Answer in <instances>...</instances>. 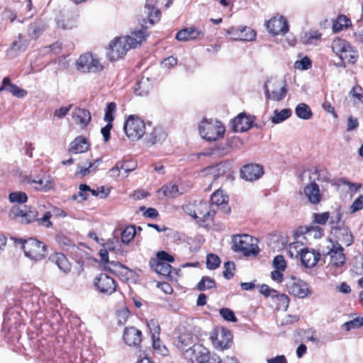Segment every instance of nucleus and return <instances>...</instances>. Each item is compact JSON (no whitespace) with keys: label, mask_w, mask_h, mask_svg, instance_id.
<instances>
[{"label":"nucleus","mask_w":363,"mask_h":363,"mask_svg":"<svg viewBox=\"0 0 363 363\" xmlns=\"http://www.w3.org/2000/svg\"><path fill=\"white\" fill-rule=\"evenodd\" d=\"M333 52L339 56L341 60L354 64L358 58L357 50L347 40L341 38L335 39L331 45Z\"/></svg>","instance_id":"7ed1b4c3"},{"label":"nucleus","mask_w":363,"mask_h":363,"mask_svg":"<svg viewBox=\"0 0 363 363\" xmlns=\"http://www.w3.org/2000/svg\"><path fill=\"white\" fill-rule=\"evenodd\" d=\"M150 265L156 273L163 276H169L172 269L169 263L161 261H150Z\"/></svg>","instance_id":"c756f323"},{"label":"nucleus","mask_w":363,"mask_h":363,"mask_svg":"<svg viewBox=\"0 0 363 363\" xmlns=\"http://www.w3.org/2000/svg\"><path fill=\"white\" fill-rule=\"evenodd\" d=\"M147 326L152 333V338L159 337L160 327L157 320L152 319L147 322Z\"/></svg>","instance_id":"4d7b16f0"},{"label":"nucleus","mask_w":363,"mask_h":363,"mask_svg":"<svg viewBox=\"0 0 363 363\" xmlns=\"http://www.w3.org/2000/svg\"><path fill=\"white\" fill-rule=\"evenodd\" d=\"M25 255L30 259L38 261L46 256V245L35 238H30L23 242Z\"/></svg>","instance_id":"1a4fd4ad"},{"label":"nucleus","mask_w":363,"mask_h":363,"mask_svg":"<svg viewBox=\"0 0 363 363\" xmlns=\"http://www.w3.org/2000/svg\"><path fill=\"white\" fill-rule=\"evenodd\" d=\"M212 203L219 206L228 202V196L224 195L222 191L217 190L211 196Z\"/></svg>","instance_id":"c03bdc74"},{"label":"nucleus","mask_w":363,"mask_h":363,"mask_svg":"<svg viewBox=\"0 0 363 363\" xmlns=\"http://www.w3.org/2000/svg\"><path fill=\"white\" fill-rule=\"evenodd\" d=\"M76 66L79 71L84 73H96L104 69L99 59L89 52L80 55L76 62Z\"/></svg>","instance_id":"6e6552de"},{"label":"nucleus","mask_w":363,"mask_h":363,"mask_svg":"<svg viewBox=\"0 0 363 363\" xmlns=\"http://www.w3.org/2000/svg\"><path fill=\"white\" fill-rule=\"evenodd\" d=\"M350 22V20L347 18L345 16H340L337 18V21L333 24V30L335 32H338L342 30L344 28H347Z\"/></svg>","instance_id":"8fccbe9b"},{"label":"nucleus","mask_w":363,"mask_h":363,"mask_svg":"<svg viewBox=\"0 0 363 363\" xmlns=\"http://www.w3.org/2000/svg\"><path fill=\"white\" fill-rule=\"evenodd\" d=\"M123 129L126 136L132 141L139 140L147 130L144 121L134 116H130L125 121Z\"/></svg>","instance_id":"423d86ee"},{"label":"nucleus","mask_w":363,"mask_h":363,"mask_svg":"<svg viewBox=\"0 0 363 363\" xmlns=\"http://www.w3.org/2000/svg\"><path fill=\"white\" fill-rule=\"evenodd\" d=\"M204 350V347L201 345H194L192 347H189L187 349L182 350L183 351V355L184 358L190 363L199 362V357L201 356V354Z\"/></svg>","instance_id":"393cba45"},{"label":"nucleus","mask_w":363,"mask_h":363,"mask_svg":"<svg viewBox=\"0 0 363 363\" xmlns=\"http://www.w3.org/2000/svg\"><path fill=\"white\" fill-rule=\"evenodd\" d=\"M183 209L191 217L203 220L214 215V212L210 210L208 204L203 201L187 203L183 206Z\"/></svg>","instance_id":"9b49d317"},{"label":"nucleus","mask_w":363,"mask_h":363,"mask_svg":"<svg viewBox=\"0 0 363 363\" xmlns=\"http://www.w3.org/2000/svg\"><path fill=\"white\" fill-rule=\"evenodd\" d=\"M28 40L23 39L21 34L12 43L11 46L6 52V57L9 60L16 57L21 52L26 51L28 46Z\"/></svg>","instance_id":"dca6fc26"},{"label":"nucleus","mask_w":363,"mask_h":363,"mask_svg":"<svg viewBox=\"0 0 363 363\" xmlns=\"http://www.w3.org/2000/svg\"><path fill=\"white\" fill-rule=\"evenodd\" d=\"M222 360L216 354H210L208 350L204 347L201 356L199 357L198 363H221Z\"/></svg>","instance_id":"f704fd0d"},{"label":"nucleus","mask_w":363,"mask_h":363,"mask_svg":"<svg viewBox=\"0 0 363 363\" xmlns=\"http://www.w3.org/2000/svg\"><path fill=\"white\" fill-rule=\"evenodd\" d=\"M50 259L63 272L67 273L70 271L71 264L62 253H55L51 256Z\"/></svg>","instance_id":"c85d7f7f"},{"label":"nucleus","mask_w":363,"mask_h":363,"mask_svg":"<svg viewBox=\"0 0 363 363\" xmlns=\"http://www.w3.org/2000/svg\"><path fill=\"white\" fill-rule=\"evenodd\" d=\"M72 117L82 127H86L89 123L91 118L89 111L80 108H75L72 113Z\"/></svg>","instance_id":"bb28decb"},{"label":"nucleus","mask_w":363,"mask_h":363,"mask_svg":"<svg viewBox=\"0 0 363 363\" xmlns=\"http://www.w3.org/2000/svg\"><path fill=\"white\" fill-rule=\"evenodd\" d=\"M259 291L262 294L265 296H272L274 298L276 295H277V291L273 289H271L268 285L262 284L260 286Z\"/></svg>","instance_id":"69168bd1"},{"label":"nucleus","mask_w":363,"mask_h":363,"mask_svg":"<svg viewBox=\"0 0 363 363\" xmlns=\"http://www.w3.org/2000/svg\"><path fill=\"white\" fill-rule=\"evenodd\" d=\"M240 174L242 178L247 181H254L263 174V169L259 164H249L241 169Z\"/></svg>","instance_id":"a211bd4d"},{"label":"nucleus","mask_w":363,"mask_h":363,"mask_svg":"<svg viewBox=\"0 0 363 363\" xmlns=\"http://www.w3.org/2000/svg\"><path fill=\"white\" fill-rule=\"evenodd\" d=\"M232 334L230 330L220 328L216 329L211 335V340L213 346L219 350L228 349L232 342Z\"/></svg>","instance_id":"f8f14e48"},{"label":"nucleus","mask_w":363,"mask_h":363,"mask_svg":"<svg viewBox=\"0 0 363 363\" xmlns=\"http://www.w3.org/2000/svg\"><path fill=\"white\" fill-rule=\"evenodd\" d=\"M349 95L352 98L354 105H363V89L362 86L359 85L353 86L350 91Z\"/></svg>","instance_id":"c9c22d12"},{"label":"nucleus","mask_w":363,"mask_h":363,"mask_svg":"<svg viewBox=\"0 0 363 363\" xmlns=\"http://www.w3.org/2000/svg\"><path fill=\"white\" fill-rule=\"evenodd\" d=\"M301 261L306 267H313L319 261L320 254L315 250L307 247L301 250Z\"/></svg>","instance_id":"aec40b11"},{"label":"nucleus","mask_w":363,"mask_h":363,"mask_svg":"<svg viewBox=\"0 0 363 363\" xmlns=\"http://www.w3.org/2000/svg\"><path fill=\"white\" fill-rule=\"evenodd\" d=\"M225 167H226L225 163H220L215 166L209 167L208 171H210L211 173L213 174L215 177H219V176L225 174Z\"/></svg>","instance_id":"5fc2aeb1"},{"label":"nucleus","mask_w":363,"mask_h":363,"mask_svg":"<svg viewBox=\"0 0 363 363\" xmlns=\"http://www.w3.org/2000/svg\"><path fill=\"white\" fill-rule=\"evenodd\" d=\"M309 179L311 182L305 186L304 194L311 203L318 204L322 200V195L318 185L315 183V179H312V176H309Z\"/></svg>","instance_id":"f3484780"},{"label":"nucleus","mask_w":363,"mask_h":363,"mask_svg":"<svg viewBox=\"0 0 363 363\" xmlns=\"http://www.w3.org/2000/svg\"><path fill=\"white\" fill-rule=\"evenodd\" d=\"M124 168V163L121 162H118L116 164V165L111 168L109 172V177L112 178H116L120 176L121 169Z\"/></svg>","instance_id":"0e129e2a"},{"label":"nucleus","mask_w":363,"mask_h":363,"mask_svg":"<svg viewBox=\"0 0 363 363\" xmlns=\"http://www.w3.org/2000/svg\"><path fill=\"white\" fill-rule=\"evenodd\" d=\"M174 260V259L171 255L168 254L165 251H160L157 253V259H154L153 261H161L170 263L173 262Z\"/></svg>","instance_id":"e2e57ef3"},{"label":"nucleus","mask_w":363,"mask_h":363,"mask_svg":"<svg viewBox=\"0 0 363 363\" xmlns=\"http://www.w3.org/2000/svg\"><path fill=\"white\" fill-rule=\"evenodd\" d=\"M273 266L277 270L284 271L286 267V261L284 256H276L273 260Z\"/></svg>","instance_id":"13d9d810"},{"label":"nucleus","mask_w":363,"mask_h":363,"mask_svg":"<svg viewBox=\"0 0 363 363\" xmlns=\"http://www.w3.org/2000/svg\"><path fill=\"white\" fill-rule=\"evenodd\" d=\"M252 120L245 113H240L232 120L233 130L235 132H245L252 126Z\"/></svg>","instance_id":"5701e85b"},{"label":"nucleus","mask_w":363,"mask_h":363,"mask_svg":"<svg viewBox=\"0 0 363 363\" xmlns=\"http://www.w3.org/2000/svg\"><path fill=\"white\" fill-rule=\"evenodd\" d=\"M38 212L32 207L24 206L23 208L18 206H13L9 213V217L11 220H15L21 224H28L33 221L38 220L40 225L47 228L51 226L52 223L50 220L52 217L50 212H46L40 218H37Z\"/></svg>","instance_id":"f03ea898"},{"label":"nucleus","mask_w":363,"mask_h":363,"mask_svg":"<svg viewBox=\"0 0 363 363\" xmlns=\"http://www.w3.org/2000/svg\"><path fill=\"white\" fill-rule=\"evenodd\" d=\"M265 25L267 30L274 35H284L289 30L287 22L283 17L272 18L267 21Z\"/></svg>","instance_id":"2eb2a0df"},{"label":"nucleus","mask_w":363,"mask_h":363,"mask_svg":"<svg viewBox=\"0 0 363 363\" xmlns=\"http://www.w3.org/2000/svg\"><path fill=\"white\" fill-rule=\"evenodd\" d=\"M101 261L109 263L110 264L113 265L116 268H120L121 269L127 270V268L123 267V265L119 264L118 263H115L114 262H109L108 261V252L106 249L101 250L99 252Z\"/></svg>","instance_id":"bf43d9fd"},{"label":"nucleus","mask_w":363,"mask_h":363,"mask_svg":"<svg viewBox=\"0 0 363 363\" xmlns=\"http://www.w3.org/2000/svg\"><path fill=\"white\" fill-rule=\"evenodd\" d=\"M136 230L134 226L130 225L126 227L121 233V242L124 244H128L130 241L135 237Z\"/></svg>","instance_id":"58836bf2"},{"label":"nucleus","mask_w":363,"mask_h":363,"mask_svg":"<svg viewBox=\"0 0 363 363\" xmlns=\"http://www.w3.org/2000/svg\"><path fill=\"white\" fill-rule=\"evenodd\" d=\"M274 298H276L279 301L278 304L279 305V308L286 311L289 304V298L288 296L285 294H279L277 293V295H276Z\"/></svg>","instance_id":"680f3d73"},{"label":"nucleus","mask_w":363,"mask_h":363,"mask_svg":"<svg viewBox=\"0 0 363 363\" xmlns=\"http://www.w3.org/2000/svg\"><path fill=\"white\" fill-rule=\"evenodd\" d=\"M144 15L139 19L141 28H134L130 35L116 38L110 42L107 56L111 61L123 57L130 49L140 46L146 40L148 33L145 29L160 20V11L155 7V0H147Z\"/></svg>","instance_id":"f257e3e1"},{"label":"nucleus","mask_w":363,"mask_h":363,"mask_svg":"<svg viewBox=\"0 0 363 363\" xmlns=\"http://www.w3.org/2000/svg\"><path fill=\"white\" fill-rule=\"evenodd\" d=\"M151 89L150 84L148 82V79H142L138 82L134 86V92L136 95L140 96H144L147 95Z\"/></svg>","instance_id":"72a5a7b5"},{"label":"nucleus","mask_w":363,"mask_h":363,"mask_svg":"<svg viewBox=\"0 0 363 363\" xmlns=\"http://www.w3.org/2000/svg\"><path fill=\"white\" fill-rule=\"evenodd\" d=\"M89 143L86 138L79 136L76 138L69 145V152L72 154L82 153L88 150Z\"/></svg>","instance_id":"a878e982"},{"label":"nucleus","mask_w":363,"mask_h":363,"mask_svg":"<svg viewBox=\"0 0 363 363\" xmlns=\"http://www.w3.org/2000/svg\"><path fill=\"white\" fill-rule=\"evenodd\" d=\"M363 208V196H359L357 198L350 206L352 213L360 211Z\"/></svg>","instance_id":"774afa93"},{"label":"nucleus","mask_w":363,"mask_h":363,"mask_svg":"<svg viewBox=\"0 0 363 363\" xmlns=\"http://www.w3.org/2000/svg\"><path fill=\"white\" fill-rule=\"evenodd\" d=\"M167 134L161 128H153L150 133L146 130L145 140L147 145H152L160 143L166 139Z\"/></svg>","instance_id":"b1692460"},{"label":"nucleus","mask_w":363,"mask_h":363,"mask_svg":"<svg viewBox=\"0 0 363 363\" xmlns=\"http://www.w3.org/2000/svg\"><path fill=\"white\" fill-rule=\"evenodd\" d=\"M9 199L11 203H24L27 201L28 196L24 192L16 191L9 194Z\"/></svg>","instance_id":"49530a36"},{"label":"nucleus","mask_w":363,"mask_h":363,"mask_svg":"<svg viewBox=\"0 0 363 363\" xmlns=\"http://www.w3.org/2000/svg\"><path fill=\"white\" fill-rule=\"evenodd\" d=\"M354 36L357 42L363 43V1L362 4V15L359 20L357 21V28L354 33Z\"/></svg>","instance_id":"37998d69"},{"label":"nucleus","mask_w":363,"mask_h":363,"mask_svg":"<svg viewBox=\"0 0 363 363\" xmlns=\"http://www.w3.org/2000/svg\"><path fill=\"white\" fill-rule=\"evenodd\" d=\"M363 325V317H357L353 320L348 321L344 324L346 330L349 331L352 329L359 328Z\"/></svg>","instance_id":"3c124183"},{"label":"nucleus","mask_w":363,"mask_h":363,"mask_svg":"<svg viewBox=\"0 0 363 363\" xmlns=\"http://www.w3.org/2000/svg\"><path fill=\"white\" fill-rule=\"evenodd\" d=\"M311 61L308 57L302 58L301 60H297L294 63L295 69L300 70H306L311 67Z\"/></svg>","instance_id":"603ef678"},{"label":"nucleus","mask_w":363,"mask_h":363,"mask_svg":"<svg viewBox=\"0 0 363 363\" xmlns=\"http://www.w3.org/2000/svg\"><path fill=\"white\" fill-rule=\"evenodd\" d=\"M204 33L201 30L194 27H189L180 30L176 35V39L179 41H188L196 39H201Z\"/></svg>","instance_id":"4be33fe9"},{"label":"nucleus","mask_w":363,"mask_h":363,"mask_svg":"<svg viewBox=\"0 0 363 363\" xmlns=\"http://www.w3.org/2000/svg\"><path fill=\"white\" fill-rule=\"evenodd\" d=\"M45 26L40 22H35L30 25L28 30L30 38L36 40L44 31Z\"/></svg>","instance_id":"e433bc0d"},{"label":"nucleus","mask_w":363,"mask_h":363,"mask_svg":"<svg viewBox=\"0 0 363 363\" xmlns=\"http://www.w3.org/2000/svg\"><path fill=\"white\" fill-rule=\"evenodd\" d=\"M286 288L289 294L301 298H306L311 293L307 283L295 277L289 281Z\"/></svg>","instance_id":"ddd939ff"},{"label":"nucleus","mask_w":363,"mask_h":363,"mask_svg":"<svg viewBox=\"0 0 363 363\" xmlns=\"http://www.w3.org/2000/svg\"><path fill=\"white\" fill-rule=\"evenodd\" d=\"M116 111V104L114 102L108 103L105 108L104 120L107 122V123H112Z\"/></svg>","instance_id":"ea45409f"},{"label":"nucleus","mask_w":363,"mask_h":363,"mask_svg":"<svg viewBox=\"0 0 363 363\" xmlns=\"http://www.w3.org/2000/svg\"><path fill=\"white\" fill-rule=\"evenodd\" d=\"M264 89L266 97L277 101L282 100L287 92L285 82L277 79L268 80Z\"/></svg>","instance_id":"9d476101"},{"label":"nucleus","mask_w":363,"mask_h":363,"mask_svg":"<svg viewBox=\"0 0 363 363\" xmlns=\"http://www.w3.org/2000/svg\"><path fill=\"white\" fill-rule=\"evenodd\" d=\"M152 346L155 350H156L159 353L162 355H166L167 354V350L164 345H162L160 337H152Z\"/></svg>","instance_id":"6e6d98bb"},{"label":"nucleus","mask_w":363,"mask_h":363,"mask_svg":"<svg viewBox=\"0 0 363 363\" xmlns=\"http://www.w3.org/2000/svg\"><path fill=\"white\" fill-rule=\"evenodd\" d=\"M220 315L227 321H237V318L235 317L234 312L228 308H221L220 310Z\"/></svg>","instance_id":"864d4df0"},{"label":"nucleus","mask_w":363,"mask_h":363,"mask_svg":"<svg viewBox=\"0 0 363 363\" xmlns=\"http://www.w3.org/2000/svg\"><path fill=\"white\" fill-rule=\"evenodd\" d=\"M292 111L290 108H284L281 111L276 109L271 117V121L274 124L280 123L291 116Z\"/></svg>","instance_id":"2f4dec72"},{"label":"nucleus","mask_w":363,"mask_h":363,"mask_svg":"<svg viewBox=\"0 0 363 363\" xmlns=\"http://www.w3.org/2000/svg\"><path fill=\"white\" fill-rule=\"evenodd\" d=\"M343 247L337 242L332 240H328L323 250V254L330 257V264L338 267L345 262V256Z\"/></svg>","instance_id":"0eeeda50"},{"label":"nucleus","mask_w":363,"mask_h":363,"mask_svg":"<svg viewBox=\"0 0 363 363\" xmlns=\"http://www.w3.org/2000/svg\"><path fill=\"white\" fill-rule=\"evenodd\" d=\"M94 285L101 293L107 295L112 294L116 290V284L114 279L104 273H101L96 277Z\"/></svg>","instance_id":"4468645a"},{"label":"nucleus","mask_w":363,"mask_h":363,"mask_svg":"<svg viewBox=\"0 0 363 363\" xmlns=\"http://www.w3.org/2000/svg\"><path fill=\"white\" fill-rule=\"evenodd\" d=\"M123 340L128 345L138 347L142 341V332L135 327L125 328Z\"/></svg>","instance_id":"6ab92c4d"},{"label":"nucleus","mask_w":363,"mask_h":363,"mask_svg":"<svg viewBox=\"0 0 363 363\" xmlns=\"http://www.w3.org/2000/svg\"><path fill=\"white\" fill-rule=\"evenodd\" d=\"M201 137L208 141H216L223 137L225 127L218 121L203 120L199 126Z\"/></svg>","instance_id":"39448f33"},{"label":"nucleus","mask_w":363,"mask_h":363,"mask_svg":"<svg viewBox=\"0 0 363 363\" xmlns=\"http://www.w3.org/2000/svg\"><path fill=\"white\" fill-rule=\"evenodd\" d=\"M72 107V104H70L68 106H62L60 108L56 109L53 113L54 117H56L57 118H64L68 113V112L70 111Z\"/></svg>","instance_id":"338daca9"},{"label":"nucleus","mask_w":363,"mask_h":363,"mask_svg":"<svg viewBox=\"0 0 363 363\" xmlns=\"http://www.w3.org/2000/svg\"><path fill=\"white\" fill-rule=\"evenodd\" d=\"M25 181H27L28 184H35V189L37 190L48 191L52 187V183L48 177H38L36 179L27 177Z\"/></svg>","instance_id":"cd10ccee"},{"label":"nucleus","mask_w":363,"mask_h":363,"mask_svg":"<svg viewBox=\"0 0 363 363\" xmlns=\"http://www.w3.org/2000/svg\"><path fill=\"white\" fill-rule=\"evenodd\" d=\"M196 336L191 333H183L178 337V347L182 350H184L186 347H192L196 345Z\"/></svg>","instance_id":"7c9ffc66"},{"label":"nucleus","mask_w":363,"mask_h":363,"mask_svg":"<svg viewBox=\"0 0 363 363\" xmlns=\"http://www.w3.org/2000/svg\"><path fill=\"white\" fill-rule=\"evenodd\" d=\"M333 231L337 242L340 241L347 246H350L352 244L354 240L353 235L347 226L343 224L336 225L335 227H333Z\"/></svg>","instance_id":"412c9836"},{"label":"nucleus","mask_w":363,"mask_h":363,"mask_svg":"<svg viewBox=\"0 0 363 363\" xmlns=\"http://www.w3.org/2000/svg\"><path fill=\"white\" fill-rule=\"evenodd\" d=\"M162 191L166 196L171 198L176 197L177 195L181 194L179 192L178 186L172 183H169L167 185L162 186Z\"/></svg>","instance_id":"79ce46f5"},{"label":"nucleus","mask_w":363,"mask_h":363,"mask_svg":"<svg viewBox=\"0 0 363 363\" xmlns=\"http://www.w3.org/2000/svg\"><path fill=\"white\" fill-rule=\"evenodd\" d=\"M295 113L298 118L303 120H308L313 116L311 108L305 103H300L296 106Z\"/></svg>","instance_id":"473e14b6"},{"label":"nucleus","mask_w":363,"mask_h":363,"mask_svg":"<svg viewBox=\"0 0 363 363\" xmlns=\"http://www.w3.org/2000/svg\"><path fill=\"white\" fill-rule=\"evenodd\" d=\"M216 287L215 280L209 277H203L197 284L199 291H205Z\"/></svg>","instance_id":"a19ab883"},{"label":"nucleus","mask_w":363,"mask_h":363,"mask_svg":"<svg viewBox=\"0 0 363 363\" xmlns=\"http://www.w3.org/2000/svg\"><path fill=\"white\" fill-rule=\"evenodd\" d=\"M310 176L318 182H328L330 179V175L325 169L315 168Z\"/></svg>","instance_id":"09e8293b"},{"label":"nucleus","mask_w":363,"mask_h":363,"mask_svg":"<svg viewBox=\"0 0 363 363\" xmlns=\"http://www.w3.org/2000/svg\"><path fill=\"white\" fill-rule=\"evenodd\" d=\"M256 33L252 28L242 26L240 32V36H235V38L240 41H252L255 38Z\"/></svg>","instance_id":"4c0bfd02"},{"label":"nucleus","mask_w":363,"mask_h":363,"mask_svg":"<svg viewBox=\"0 0 363 363\" xmlns=\"http://www.w3.org/2000/svg\"><path fill=\"white\" fill-rule=\"evenodd\" d=\"M220 264L219 257L215 254H208L206 257V267L208 269L213 270L217 269Z\"/></svg>","instance_id":"de8ad7c7"},{"label":"nucleus","mask_w":363,"mask_h":363,"mask_svg":"<svg viewBox=\"0 0 363 363\" xmlns=\"http://www.w3.org/2000/svg\"><path fill=\"white\" fill-rule=\"evenodd\" d=\"M7 91L11 93L14 96L23 98L27 94V91L18 86L16 84H12L9 79Z\"/></svg>","instance_id":"a18cd8bd"},{"label":"nucleus","mask_w":363,"mask_h":363,"mask_svg":"<svg viewBox=\"0 0 363 363\" xmlns=\"http://www.w3.org/2000/svg\"><path fill=\"white\" fill-rule=\"evenodd\" d=\"M235 270V264L233 262H227L224 264L223 276L227 279H230L233 277V271Z\"/></svg>","instance_id":"052dcab7"},{"label":"nucleus","mask_w":363,"mask_h":363,"mask_svg":"<svg viewBox=\"0 0 363 363\" xmlns=\"http://www.w3.org/2000/svg\"><path fill=\"white\" fill-rule=\"evenodd\" d=\"M232 242V250L242 252L244 256H256L259 252L258 245L254 242L252 237L248 235H235Z\"/></svg>","instance_id":"20e7f679"}]
</instances>
